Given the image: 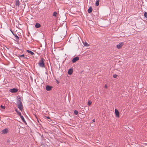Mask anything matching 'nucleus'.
<instances>
[{
  "label": "nucleus",
  "instance_id": "1",
  "mask_svg": "<svg viewBox=\"0 0 147 147\" xmlns=\"http://www.w3.org/2000/svg\"><path fill=\"white\" fill-rule=\"evenodd\" d=\"M44 60L43 59H41L38 63V65L39 66L42 68L45 67Z\"/></svg>",
  "mask_w": 147,
  "mask_h": 147
},
{
  "label": "nucleus",
  "instance_id": "2",
  "mask_svg": "<svg viewBox=\"0 0 147 147\" xmlns=\"http://www.w3.org/2000/svg\"><path fill=\"white\" fill-rule=\"evenodd\" d=\"M123 45V42H121L119 43V44L117 45L116 47L118 49H120L121 48Z\"/></svg>",
  "mask_w": 147,
  "mask_h": 147
},
{
  "label": "nucleus",
  "instance_id": "3",
  "mask_svg": "<svg viewBox=\"0 0 147 147\" xmlns=\"http://www.w3.org/2000/svg\"><path fill=\"white\" fill-rule=\"evenodd\" d=\"M17 107L21 111H22L23 110V107L22 103L18 105Z\"/></svg>",
  "mask_w": 147,
  "mask_h": 147
},
{
  "label": "nucleus",
  "instance_id": "4",
  "mask_svg": "<svg viewBox=\"0 0 147 147\" xmlns=\"http://www.w3.org/2000/svg\"><path fill=\"white\" fill-rule=\"evenodd\" d=\"M18 91V89L15 88L10 89L9 90V91L11 93H15L17 92Z\"/></svg>",
  "mask_w": 147,
  "mask_h": 147
},
{
  "label": "nucleus",
  "instance_id": "5",
  "mask_svg": "<svg viewBox=\"0 0 147 147\" xmlns=\"http://www.w3.org/2000/svg\"><path fill=\"white\" fill-rule=\"evenodd\" d=\"M79 57H76L74 58L72 60V62L73 63H74L76 62L77 61L79 60Z\"/></svg>",
  "mask_w": 147,
  "mask_h": 147
},
{
  "label": "nucleus",
  "instance_id": "6",
  "mask_svg": "<svg viewBox=\"0 0 147 147\" xmlns=\"http://www.w3.org/2000/svg\"><path fill=\"white\" fill-rule=\"evenodd\" d=\"M115 113L116 117H119V112L117 109H115Z\"/></svg>",
  "mask_w": 147,
  "mask_h": 147
},
{
  "label": "nucleus",
  "instance_id": "7",
  "mask_svg": "<svg viewBox=\"0 0 147 147\" xmlns=\"http://www.w3.org/2000/svg\"><path fill=\"white\" fill-rule=\"evenodd\" d=\"M52 88V87L49 85H47L46 87V89L47 91L51 90Z\"/></svg>",
  "mask_w": 147,
  "mask_h": 147
},
{
  "label": "nucleus",
  "instance_id": "8",
  "mask_svg": "<svg viewBox=\"0 0 147 147\" xmlns=\"http://www.w3.org/2000/svg\"><path fill=\"white\" fill-rule=\"evenodd\" d=\"M8 130L7 128H5L2 131V134H6L8 132Z\"/></svg>",
  "mask_w": 147,
  "mask_h": 147
},
{
  "label": "nucleus",
  "instance_id": "9",
  "mask_svg": "<svg viewBox=\"0 0 147 147\" xmlns=\"http://www.w3.org/2000/svg\"><path fill=\"white\" fill-rule=\"evenodd\" d=\"M15 5L16 6L19 7L20 5V1L19 0H16Z\"/></svg>",
  "mask_w": 147,
  "mask_h": 147
},
{
  "label": "nucleus",
  "instance_id": "10",
  "mask_svg": "<svg viewBox=\"0 0 147 147\" xmlns=\"http://www.w3.org/2000/svg\"><path fill=\"white\" fill-rule=\"evenodd\" d=\"M73 69H69L67 73L69 75H71L73 73Z\"/></svg>",
  "mask_w": 147,
  "mask_h": 147
},
{
  "label": "nucleus",
  "instance_id": "11",
  "mask_svg": "<svg viewBox=\"0 0 147 147\" xmlns=\"http://www.w3.org/2000/svg\"><path fill=\"white\" fill-rule=\"evenodd\" d=\"M35 26L36 28H39L40 27V24L39 23H37L35 24Z\"/></svg>",
  "mask_w": 147,
  "mask_h": 147
},
{
  "label": "nucleus",
  "instance_id": "12",
  "mask_svg": "<svg viewBox=\"0 0 147 147\" xmlns=\"http://www.w3.org/2000/svg\"><path fill=\"white\" fill-rule=\"evenodd\" d=\"M92 7L91 6L90 7L88 10V12L89 13H90L92 12Z\"/></svg>",
  "mask_w": 147,
  "mask_h": 147
},
{
  "label": "nucleus",
  "instance_id": "13",
  "mask_svg": "<svg viewBox=\"0 0 147 147\" xmlns=\"http://www.w3.org/2000/svg\"><path fill=\"white\" fill-rule=\"evenodd\" d=\"M17 105L18 104H20L22 103L21 100L20 98H19L18 99L17 101Z\"/></svg>",
  "mask_w": 147,
  "mask_h": 147
},
{
  "label": "nucleus",
  "instance_id": "14",
  "mask_svg": "<svg viewBox=\"0 0 147 147\" xmlns=\"http://www.w3.org/2000/svg\"><path fill=\"white\" fill-rule=\"evenodd\" d=\"M20 118L22 120L23 122H26V121L24 119V117H23V116L21 115H21H20Z\"/></svg>",
  "mask_w": 147,
  "mask_h": 147
},
{
  "label": "nucleus",
  "instance_id": "15",
  "mask_svg": "<svg viewBox=\"0 0 147 147\" xmlns=\"http://www.w3.org/2000/svg\"><path fill=\"white\" fill-rule=\"evenodd\" d=\"M27 52L28 53H30L32 55H33L34 54V53L30 51L27 50Z\"/></svg>",
  "mask_w": 147,
  "mask_h": 147
},
{
  "label": "nucleus",
  "instance_id": "16",
  "mask_svg": "<svg viewBox=\"0 0 147 147\" xmlns=\"http://www.w3.org/2000/svg\"><path fill=\"white\" fill-rule=\"evenodd\" d=\"M12 33L13 34V35L15 36V37L16 39V40H18L19 39V37L17 35V34H14L12 31H11Z\"/></svg>",
  "mask_w": 147,
  "mask_h": 147
},
{
  "label": "nucleus",
  "instance_id": "17",
  "mask_svg": "<svg viewBox=\"0 0 147 147\" xmlns=\"http://www.w3.org/2000/svg\"><path fill=\"white\" fill-rule=\"evenodd\" d=\"M15 111H16V112L19 115H21V112H20L18 111V109H15Z\"/></svg>",
  "mask_w": 147,
  "mask_h": 147
},
{
  "label": "nucleus",
  "instance_id": "18",
  "mask_svg": "<svg viewBox=\"0 0 147 147\" xmlns=\"http://www.w3.org/2000/svg\"><path fill=\"white\" fill-rule=\"evenodd\" d=\"M99 0H98L96 2L95 5L96 6H98L99 5Z\"/></svg>",
  "mask_w": 147,
  "mask_h": 147
},
{
  "label": "nucleus",
  "instance_id": "19",
  "mask_svg": "<svg viewBox=\"0 0 147 147\" xmlns=\"http://www.w3.org/2000/svg\"><path fill=\"white\" fill-rule=\"evenodd\" d=\"M83 44L84 46L88 47L89 45L88 44V43L86 42H85Z\"/></svg>",
  "mask_w": 147,
  "mask_h": 147
},
{
  "label": "nucleus",
  "instance_id": "20",
  "mask_svg": "<svg viewBox=\"0 0 147 147\" xmlns=\"http://www.w3.org/2000/svg\"><path fill=\"white\" fill-rule=\"evenodd\" d=\"M92 102L91 100H88V105H90L92 104Z\"/></svg>",
  "mask_w": 147,
  "mask_h": 147
},
{
  "label": "nucleus",
  "instance_id": "21",
  "mask_svg": "<svg viewBox=\"0 0 147 147\" xmlns=\"http://www.w3.org/2000/svg\"><path fill=\"white\" fill-rule=\"evenodd\" d=\"M57 12H54L53 13V16L56 17L57 16Z\"/></svg>",
  "mask_w": 147,
  "mask_h": 147
},
{
  "label": "nucleus",
  "instance_id": "22",
  "mask_svg": "<svg viewBox=\"0 0 147 147\" xmlns=\"http://www.w3.org/2000/svg\"><path fill=\"white\" fill-rule=\"evenodd\" d=\"M74 114H75V115H77L78 114V111H76V110H75L74 111Z\"/></svg>",
  "mask_w": 147,
  "mask_h": 147
},
{
  "label": "nucleus",
  "instance_id": "23",
  "mask_svg": "<svg viewBox=\"0 0 147 147\" xmlns=\"http://www.w3.org/2000/svg\"><path fill=\"white\" fill-rule=\"evenodd\" d=\"M144 16L145 18H147V13L146 12H144Z\"/></svg>",
  "mask_w": 147,
  "mask_h": 147
},
{
  "label": "nucleus",
  "instance_id": "24",
  "mask_svg": "<svg viewBox=\"0 0 147 147\" xmlns=\"http://www.w3.org/2000/svg\"><path fill=\"white\" fill-rule=\"evenodd\" d=\"M117 76V75L116 74H114L113 75V77L114 78H116Z\"/></svg>",
  "mask_w": 147,
  "mask_h": 147
},
{
  "label": "nucleus",
  "instance_id": "25",
  "mask_svg": "<svg viewBox=\"0 0 147 147\" xmlns=\"http://www.w3.org/2000/svg\"><path fill=\"white\" fill-rule=\"evenodd\" d=\"M105 87L106 88H108V87H107V84H105Z\"/></svg>",
  "mask_w": 147,
  "mask_h": 147
},
{
  "label": "nucleus",
  "instance_id": "26",
  "mask_svg": "<svg viewBox=\"0 0 147 147\" xmlns=\"http://www.w3.org/2000/svg\"><path fill=\"white\" fill-rule=\"evenodd\" d=\"M1 107L3 109H5V107L4 106H3L2 105H1Z\"/></svg>",
  "mask_w": 147,
  "mask_h": 147
},
{
  "label": "nucleus",
  "instance_id": "27",
  "mask_svg": "<svg viewBox=\"0 0 147 147\" xmlns=\"http://www.w3.org/2000/svg\"><path fill=\"white\" fill-rule=\"evenodd\" d=\"M20 57H24V54H23V55H20Z\"/></svg>",
  "mask_w": 147,
  "mask_h": 147
},
{
  "label": "nucleus",
  "instance_id": "28",
  "mask_svg": "<svg viewBox=\"0 0 147 147\" xmlns=\"http://www.w3.org/2000/svg\"><path fill=\"white\" fill-rule=\"evenodd\" d=\"M92 121L93 122H95V119H93L92 120Z\"/></svg>",
  "mask_w": 147,
  "mask_h": 147
},
{
  "label": "nucleus",
  "instance_id": "29",
  "mask_svg": "<svg viewBox=\"0 0 147 147\" xmlns=\"http://www.w3.org/2000/svg\"><path fill=\"white\" fill-rule=\"evenodd\" d=\"M46 117L48 118V119H50V118L49 117Z\"/></svg>",
  "mask_w": 147,
  "mask_h": 147
}]
</instances>
